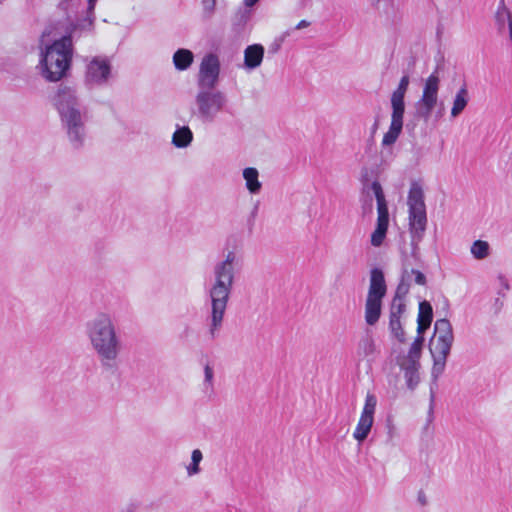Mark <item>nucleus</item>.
<instances>
[{
    "label": "nucleus",
    "instance_id": "obj_1",
    "mask_svg": "<svg viewBox=\"0 0 512 512\" xmlns=\"http://www.w3.org/2000/svg\"><path fill=\"white\" fill-rule=\"evenodd\" d=\"M237 262V254L234 251H228L224 258L213 266L208 289V332L211 338L217 337L223 326L235 282Z\"/></svg>",
    "mask_w": 512,
    "mask_h": 512
},
{
    "label": "nucleus",
    "instance_id": "obj_2",
    "mask_svg": "<svg viewBox=\"0 0 512 512\" xmlns=\"http://www.w3.org/2000/svg\"><path fill=\"white\" fill-rule=\"evenodd\" d=\"M84 332L101 365L114 367L122 353L123 343L113 315L108 311H97L84 325Z\"/></svg>",
    "mask_w": 512,
    "mask_h": 512
},
{
    "label": "nucleus",
    "instance_id": "obj_3",
    "mask_svg": "<svg viewBox=\"0 0 512 512\" xmlns=\"http://www.w3.org/2000/svg\"><path fill=\"white\" fill-rule=\"evenodd\" d=\"M73 56V46L70 36H63L52 43L46 41V35L41 38L40 74L47 81L56 82L66 76Z\"/></svg>",
    "mask_w": 512,
    "mask_h": 512
},
{
    "label": "nucleus",
    "instance_id": "obj_4",
    "mask_svg": "<svg viewBox=\"0 0 512 512\" xmlns=\"http://www.w3.org/2000/svg\"><path fill=\"white\" fill-rule=\"evenodd\" d=\"M55 106L69 141L74 147H80L85 137V126L75 91L69 87H61L55 97Z\"/></svg>",
    "mask_w": 512,
    "mask_h": 512
},
{
    "label": "nucleus",
    "instance_id": "obj_5",
    "mask_svg": "<svg viewBox=\"0 0 512 512\" xmlns=\"http://www.w3.org/2000/svg\"><path fill=\"white\" fill-rule=\"evenodd\" d=\"M454 342L453 328L449 320H436L429 350L433 358L432 376L436 379L444 371L447 357Z\"/></svg>",
    "mask_w": 512,
    "mask_h": 512
},
{
    "label": "nucleus",
    "instance_id": "obj_6",
    "mask_svg": "<svg viewBox=\"0 0 512 512\" xmlns=\"http://www.w3.org/2000/svg\"><path fill=\"white\" fill-rule=\"evenodd\" d=\"M409 83V76H402L397 88L391 94L390 126L383 135L381 141V145L383 147L392 146L397 141L402 132L405 114V95L408 90Z\"/></svg>",
    "mask_w": 512,
    "mask_h": 512
},
{
    "label": "nucleus",
    "instance_id": "obj_7",
    "mask_svg": "<svg viewBox=\"0 0 512 512\" xmlns=\"http://www.w3.org/2000/svg\"><path fill=\"white\" fill-rule=\"evenodd\" d=\"M431 324L426 322L417 321V337L412 342L407 354L400 355L397 358V363L400 369L404 372V377L409 389L413 390L419 383V368L420 357L424 343L423 333L429 328Z\"/></svg>",
    "mask_w": 512,
    "mask_h": 512
},
{
    "label": "nucleus",
    "instance_id": "obj_8",
    "mask_svg": "<svg viewBox=\"0 0 512 512\" xmlns=\"http://www.w3.org/2000/svg\"><path fill=\"white\" fill-rule=\"evenodd\" d=\"M409 229L413 240L420 241L427 227L424 191L419 183H412L407 196Z\"/></svg>",
    "mask_w": 512,
    "mask_h": 512
},
{
    "label": "nucleus",
    "instance_id": "obj_9",
    "mask_svg": "<svg viewBox=\"0 0 512 512\" xmlns=\"http://www.w3.org/2000/svg\"><path fill=\"white\" fill-rule=\"evenodd\" d=\"M386 291L387 286L383 271L379 268H373L370 271L369 288L365 300V321L368 325L372 326L378 322Z\"/></svg>",
    "mask_w": 512,
    "mask_h": 512
},
{
    "label": "nucleus",
    "instance_id": "obj_10",
    "mask_svg": "<svg viewBox=\"0 0 512 512\" xmlns=\"http://www.w3.org/2000/svg\"><path fill=\"white\" fill-rule=\"evenodd\" d=\"M371 190L377 203V219L370 235V243L373 247H380L386 239L390 223L388 203L382 186L378 181L371 183Z\"/></svg>",
    "mask_w": 512,
    "mask_h": 512
},
{
    "label": "nucleus",
    "instance_id": "obj_11",
    "mask_svg": "<svg viewBox=\"0 0 512 512\" xmlns=\"http://www.w3.org/2000/svg\"><path fill=\"white\" fill-rule=\"evenodd\" d=\"M195 101L199 116L204 120L212 121L223 110L227 99L221 91L203 90L197 93Z\"/></svg>",
    "mask_w": 512,
    "mask_h": 512
},
{
    "label": "nucleus",
    "instance_id": "obj_12",
    "mask_svg": "<svg viewBox=\"0 0 512 512\" xmlns=\"http://www.w3.org/2000/svg\"><path fill=\"white\" fill-rule=\"evenodd\" d=\"M440 78L437 73L430 74L424 81L422 94L416 102V111L424 119H428L438 103Z\"/></svg>",
    "mask_w": 512,
    "mask_h": 512
},
{
    "label": "nucleus",
    "instance_id": "obj_13",
    "mask_svg": "<svg viewBox=\"0 0 512 512\" xmlns=\"http://www.w3.org/2000/svg\"><path fill=\"white\" fill-rule=\"evenodd\" d=\"M376 406V396L374 394L367 393L361 414L353 431V438L358 444H362L372 430Z\"/></svg>",
    "mask_w": 512,
    "mask_h": 512
},
{
    "label": "nucleus",
    "instance_id": "obj_14",
    "mask_svg": "<svg viewBox=\"0 0 512 512\" xmlns=\"http://www.w3.org/2000/svg\"><path fill=\"white\" fill-rule=\"evenodd\" d=\"M112 76V66L108 58L93 57L86 67L85 81L89 85L102 86L108 83Z\"/></svg>",
    "mask_w": 512,
    "mask_h": 512
},
{
    "label": "nucleus",
    "instance_id": "obj_15",
    "mask_svg": "<svg viewBox=\"0 0 512 512\" xmlns=\"http://www.w3.org/2000/svg\"><path fill=\"white\" fill-rule=\"evenodd\" d=\"M219 74V58L215 54L204 56L199 68L198 85L202 88H214L218 83Z\"/></svg>",
    "mask_w": 512,
    "mask_h": 512
},
{
    "label": "nucleus",
    "instance_id": "obj_16",
    "mask_svg": "<svg viewBox=\"0 0 512 512\" xmlns=\"http://www.w3.org/2000/svg\"><path fill=\"white\" fill-rule=\"evenodd\" d=\"M405 310V304L402 301H392L390 310L389 327L393 335L400 341L405 340V333L401 326V315Z\"/></svg>",
    "mask_w": 512,
    "mask_h": 512
},
{
    "label": "nucleus",
    "instance_id": "obj_17",
    "mask_svg": "<svg viewBox=\"0 0 512 512\" xmlns=\"http://www.w3.org/2000/svg\"><path fill=\"white\" fill-rule=\"evenodd\" d=\"M264 57V47L260 44H253L246 47L244 50V65L245 68L252 70L258 68Z\"/></svg>",
    "mask_w": 512,
    "mask_h": 512
},
{
    "label": "nucleus",
    "instance_id": "obj_18",
    "mask_svg": "<svg viewBox=\"0 0 512 512\" xmlns=\"http://www.w3.org/2000/svg\"><path fill=\"white\" fill-rule=\"evenodd\" d=\"M469 100L470 96L466 86L460 87L453 98L452 107L450 110V117L452 119H455L459 115H461L463 111L466 109Z\"/></svg>",
    "mask_w": 512,
    "mask_h": 512
},
{
    "label": "nucleus",
    "instance_id": "obj_19",
    "mask_svg": "<svg viewBox=\"0 0 512 512\" xmlns=\"http://www.w3.org/2000/svg\"><path fill=\"white\" fill-rule=\"evenodd\" d=\"M245 186L251 194H258L261 191L262 183L259 180V172L254 167H247L242 172Z\"/></svg>",
    "mask_w": 512,
    "mask_h": 512
},
{
    "label": "nucleus",
    "instance_id": "obj_20",
    "mask_svg": "<svg viewBox=\"0 0 512 512\" xmlns=\"http://www.w3.org/2000/svg\"><path fill=\"white\" fill-rule=\"evenodd\" d=\"M194 55L188 49H178L173 55V64L177 70L188 69L193 63Z\"/></svg>",
    "mask_w": 512,
    "mask_h": 512
},
{
    "label": "nucleus",
    "instance_id": "obj_21",
    "mask_svg": "<svg viewBox=\"0 0 512 512\" xmlns=\"http://www.w3.org/2000/svg\"><path fill=\"white\" fill-rule=\"evenodd\" d=\"M204 379L201 384V391L207 397H212L215 392V383H214V368L211 364L206 363L204 365Z\"/></svg>",
    "mask_w": 512,
    "mask_h": 512
},
{
    "label": "nucleus",
    "instance_id": "obj_22",
    "mask_svg": "<svg viewBox=\"0 0 512 512\" xmlns=\"http://www.w3.org/2000/svg\"><path fill=\"white\" fill-rule=\"evenodd\" d=\"M193 140V133L189 127L183 126L176 129L172 136V143L177 148H184L190 145Z\"/></svg>",
    "mask_w": 512,
    "mask_h": 512
},
{
    "label": "nucleus",
    "instance_id": "obj_23",
    "mask_svg": "<svg viewBox=\"0 0 512 512\" xmlns=\"http://www.w3.org/2000/svg\"><path fill=\"white\" fill-rule=\"evenodd\" d=\"M472 256L477 260H483L490 254V245L487 241L476 240L470 247Z\"/></svg>",
    "mask_w": 512,
    "mask_h": 512
},
{
    "label": "nucleus",
    "instance_id": "obj_24",
    "mask_svg": "<svg viewBox=\"0 0 512 512\" xmlns=\"http://www.w3.org/2000/svg\"><path fill=\"white\" fill-rule=\"evenodd\" d=\"M495 20L500 31H502L505 28L506 24L508 26L510 23H512L511 12L503 3H501V5L498 7L496 11Z\"/></svg>",
    "mask_w": 512,
    "mask_h": 512
},
{
    "label": "nucleus",
    "instance_id": "obj_25",
    "mask_svg": "<svg viewBox=\"0 0 512 512\" xmlns=\"http://www.w3.org/2000/svg\"><path fill=\"white\" fill-rule=\"evenodd\" d=\"M203 459L201 450L194 449L191 454V462L186 466V472L188 476H194L200 473V462Z\"/></svg>",
    "mask_w": 512,
    "mask_h": 512
},
{
    "label": "nucleus",
    "instance_id": "obj_26",
    "mask_svg": "<svg viewBox=\"0 0 512 512\" xmlns=\"http://www.w3.org/2000/svg\"><path fill=\"white\" fill-rule=\"evenodd\" d=\"M411 282L409 281V274L403 273L401 281L396 289V294L393 301H402L408 294Z\"/></svg>",
    "mask_w": 512,
    "mask_h": 512
},
{
    "label": "nucleus",
    "instance_id": "obj_27",
    "mask_svg": "<svg viewBox=\"0 0 512 512\" xmlns=\"http://www.w3.org/2000/svg\"><path fill=\"white\" fill-rule=\"evenodd\" d=\"M433 318L432 306L427 301H422L419 304V313L417 321L426 322L431 324Z\"/></svg>",
    "mask_w": 512,
    "mask_h": 512
},
{
    "label": "nucleus",
    "instance_id": "obj_28",
    "mask_svg": "<svg viewBox=\"0 0 512 512\" xmlns=\"http://www.w3.org/2000/svg\"><path fill=\"white\" fill-rule=\"evenodd\" d=\"M404 273L409 274V281L412 282V276L414 277L413 281L418 285H425L426 277L425 275L416 269H411L410 271L406 270Z\"/></svg>",
    "mask_w": 512,
    "mask_h": 512
},
{
    "label": "nucleus",
    "instance_id": "obj_29",
    "mask_svg": "<svg viewBox=\"0 0 512 512\" xmlns=\"http://www.w3.org/2000/svg\"><path fill=\"white\" fill-rule=\"evenodd\" d=\"M216 1L217 0H202V10L206 17H211L216 9Z\"/></svg>",
    "mask_w": 512,
    "mask_h": 512
},
{
    "label": "nucleus",
    "instance_id": "obj_30",
    "mask_svg": "<svg viewBox=\"0 0 512 512\" xmlns=\"http://www.w3.org/2000/svg\"><path fill=\"white\" fill-rule=\"evenodd\" d=\"M310 24H311V23H310V21L303 19V20L299 21V22L296 24L295 28H296L297 30L305 29V28L309 27V26H310Z\"/></svg>",
    "mask_w": 512,
    "mask_h": 512
},
{
    "label": "nucleus",
    "instance_id": "obj_31",
    "mask_svg": "<svg viewBox=\"0 0 512 512\" xmlns=\"http://www.w3.org/2000/svg\"><path fill=\"white\" fill-rule=\"evenodd\" d=\"M259 0H243V5L245 8H252L257 4Z\"/></svg>",
    "mask_w": 512,
    "mask_h": 512
},
{
    "label": "nucleus",
    "instance_id": "obj_32",
    "mask_svg": "<svg viewBox=\"0 0 512 512\" xmlns=\"http://www.w3.org/2000/svg\"><path fill=\"white\" fill-rule=\"evenodd\" d=\"M508 31H509L510 41L512 42V22L508 25Z\"/></svg>",
    "mask_w": 512,
    "mask_h": 512
},
{
    "label": "nucleus",
    "instance_id": "obj_33",
    "mask_svg": "<svg viewBox=\"0 0 512 512\" xmlns=\"http://www.w3.org/2000/svg\"><path fill=\"white\" fill-rule=\"evenodd\" d=\"M95 2H96V0H89V10L94 9Z\"/></svg>",
    "mask_w": 512,
    "mask_h": 512
},
{
    "label": "nucleus",
    "instance_id": "obj_34",
    "mask_svg": "<svg viewBox=\"0 0 512 512\" xmlns=\"http://www.w3.org/2000/svg\"><path fill=\"white\" fill-rule=\"evenodd\" d=\"M503 285H504V288H505L506 290H508V289H509V285H508V282H507V281H504V282H503Z\"/></svg>",
    "mask_w": 512,
    "mask_h": 512
},
{
    "label": "nucleus",
    "instance_id": "obj_35",
    "mask_svg": "<svg viewBox=\"0 0 512 512\" xmlns=\"http://www.w3.org/2000/svg\"><path fill=\"white\" fill-rule=\"evenodd\" d=\"M393 427H389V435L392 436V433H393Z\"/></svg>",
    "mask_w": 512,
    "mask_h": 512
},
{
    "label": "nucleus",
    "instance_id": "obj_36",
    "mask_svg": "<svg viewBox=\"0 0 512 512\" xmlns=\"http://www.w3.org/2000/svg\"><path fill=\"white\" fill-rule=\"evenodd\" d=\"M420 501L422 502V504H425V499L420 498Z\"/></svg>",
    "mask_w": 512,
    "mask_h": 512
}]
</instances>
